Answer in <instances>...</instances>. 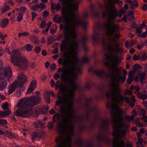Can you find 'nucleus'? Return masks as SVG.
Listing matches in <instances>:
<instances>
[{"instance_id": "nucleus-1", "label": "nucleus", "mask_w": 147, "mask_h": 147, "mask_svg": "<svg viewBox=\"0 0 147 147\" xmlns=\"http://www.w3.org/2000/svg\"><path fill=\"white\" fill-rule=\"evenodd\" d=\"M69 90L66 86H63L58 80L56 82L55 88H58L63 92H67V94L63 95L62 98H58V100L56 101V105H58L62 104L60 107V112L61 115V121L57 125V127L60 133V136L55 139V141H71V138L74 134V126L71 123L73 114L75 113L73 99L75 91L72 96H70L69 93L72 92L70 88Z\"/></svg>"}, {"instance_id": "nucleus-2", "label": "nucleus", "mask_w": 147, "mask_h": 147, "mask_svg": "<svg viewBox=\"0 0 147 147\" xmlns=\"http://www.w3.org/2000/svg\"><path fill=\"white\" fill-rule=\"evenodd\" d=\"M62 4L61 9V13L63 16H60L56 19V22L60 23L63 21L64 25L61 24L59 26L60 29H64V39L62 41L60 46V50L62 52L67 49V46L70 42L71 39L74 40L77 36L76 29V27L80 25L82 27L85 28L88 24L87 22H84L79 18H75V11L78 10V4L80 0H60Z\"/></svg>"}, {"instance_id": "nucleus-3", "label": "nucleus", "mask_w": 147, "mask_h": 147, "mask_svg": "<svg viewBox=\"0 0 147 147\" xmlns=\"http://www.w3.org/2000/svg\"><path fill=\"white\" fill-rule=\"evenodd\" d=\"M78 44L77 41L74 40L71 43L70 48L68 50L67 47V49L66 50L68 51V52L71 53V55L68 54L67 52H65L63 55L64 57L66 59L61 58L58 60L59 63L62 64L63 66L68 67L69 65L70 66L69 67L63 68L62 69L61 67H59L57 71L59 73L61 71V76L60 78L61 80L64 82L69 83V86L70 88L72 91V92L69 94L71 96L73 95L74 90L77 88L75 81L77 79V77L74 72L75 71L77 63L79 61L76 55L78 52Z\"/></svg>"}, {"instance_id": "nucleus-4", "label": "nucleus", "mask_w": 147, "mask_h": 147, "mask_svg": "<svg viewBox=\"0 0 147 147\" xmlns=\"http://www.w3.org/2000/svg\"><path fill=\"white\" fill-rule=\"evenodd\" d=\"M116 3H118L120 6H122L123 4L122 1L119 0H108V5L110 6L109 9L108 8L106 5H99L100 9L105 10L102 13L103 17H105L107 15L109 18L107 23L103 25L106 34L110 36L109 38L110 40L116 42L118 41L121 36L119 33L118 32L119 30V26L113 21L117 16V11L114 7V5Z\"/></svg>"}, {"instance_id": "nucleus-5", "label": "nucleus", "mask_w": 147, "mask_h": 147, "mask_svg": "<svg viewBox=\"0 0 147 147\" xmlns=\"http://www.w3.org/2000/svg\"><path fill=\"white\" fill-rule=\"evenodd\" d=\"M104 55L106 60H109L112 62L110 66L108 62L104 63L105 66L110 67L112 69L111 73L109 75L111 80L110 85L111 88V91L120 92L121 88L120 87L119 83L120 82L123 84L125 82L126 78V75L127 74V71L126 69L124 70L123 71V75H121L122 73L121 68L117 67L120 63L119 57L117 56H111L107 53H105Z\"/></svg>"}, {"instance_id": "nucleus-6", "label": "nucleus", "mask_w": 147, "mask_h": 147, "mask_svg": "<svg viewBox=\"0 0 147 147\" xmlns=\"http://www.w3.org/2000/svg\"><path fill=\"white\" fill-rule=\"evenodd\" d=\"M121 89L120 92H113L111 91L112 95V101L113 103L111 104L110 103H107V107L108 108H111L110 113L111 119L114 116H115L117 118L121 116L124 114V112L122 110L118 108V103L122 102L124 101L129 104V106L133 108L135 105L136 102L135 96L134 95L131 96L130 98L131 102L128 97L124 96L121 95Z\"/></svg>"}, {"instance_id": "nucleus-7", "label": "nucleus", "mask_w": 147, "mask_h": 147, "mask_svg": "<svg viewBox=\"0 0 147 147\" xmlns=\"http://www.w3.org/2000/svg\"><path fill=\"white\" fill-rule=\"evenodd\" d=\"M111 119L113 129L112 134L114 138L113 141V147H126L125 142L123 140L119 141L118 139L126 135L129 125L123 121V117L121 116L117 118L114 116Z\"/></svg>"}, {"instance_id": "nucleus-8", "label": "nucleus", "mask_w": 147, "mask_h": 147, "mask_svg": "<svg viewBox=\"0 0 147 147\" xmlns=\"http://www.w3.org/2000/svg\"><path fill=\"white\" fill-rule=\"evenodd\" d=\"M41 99L40 97L38 96H33L30 98L26 97L21 99L17 105L18 109L16 111L15 115L19 117H29L30 113L28 110L39 104Z\"/></svg>"}, {"instance_id": "nucleus-9", "label": "nucleus", "mask_w": 147, "mask_h": 147, "mask_svg": "<svg viewBox=\"0 0 147 147\" xmlns=\"http://www.w3.org/2000/svg\"><path fill=\"white\" fill-rule=\"evenodd\" d=\"M5 52L11 54L10 57L12 63L14 65L17 66L20 69H23L28 66V63L26 57L22 56L17 50L13 49L11 53L8 47L7 46Z\"/></svg>"}, {"instance_id": "nucleus-10", "label": "nucleus", "mask_w": 147, "mask_h": 147, "mask_svg": "<svg viewBox=\"0 0 147 147\" xmlns=\"http://www.w3.org/2000/svg\"><path fill=\"white\" fill-rule=\"evenodd\" d=\"M100 38L102 41V45L104 48L107 50L108 51L118 53H121L123 52L122 48L117 47L115 49L114 47L110 42L107 43L105 42V38H103L102 36L100 34L98 33L93 35L92 40L94 41L99 40Z\"/></svg>"}, {"instance_id": "nucleus-11", "label": "nucleus", "mask_w": 147, "mask_h": 147, "mask_svg": "<svg viewBox=\"0 0 147 147\" xmlns=\"http://www.w3.org/2000/svg\"><path fill=\"white\" fill-rule=\"evenodd\" d=\"M12 75V71L10 67L0 69V80L3 79L7 76L10 77Z\"/></svg>"}, {"instance_id": "nucleus-12", "label": "nucleus", "mask_w": 147, "mask_h": 147, "mask_svg": "<svg viewBox=\"0 0 147 147\" xmlns=\"http://www.w3.org/2000/svg\"><path fill=\"white\" fill-rule=\"evenodd\" d=\"M17 79V80L15 82L18 84V86L20 87L26 82L27 78L26 76L22 73L18 76Z\"/></svg>"}, {"instance_id": "nucleus-13", "label": "nucleus", "mask_w": 147, "mask_h": 147, "mask_svg": "<svg viewBox=\"0 0 147 147\" xmlns=\"http://www.w3.org/2000/svg\"><path fill=\"white\" fill-rule=\"evenodd\" d=\"M77 58L78 59V57ZM78 59L79 61L78 63H77L76 67H75L76 68L75 69V71H76L77 73H79L80 74L81 73V69L80 68L78 67L79 63H86L88 62V58L84 57H83L82 60L81 61H80Z\"/></svg>"}, {"instance_id": "nucleus-14", "label": "nucleus", "mask_w": 147, "mask_h": 147, "mask_svg": "<svg viewBox=\"0 0 147 147\" xmlns=\"http://www.w3.org/2000/svg\"><path fill=\"white\" fill-rule=\"evenodd\" d=\"M37 81L36 80H34L32 82L30 85L28 89L26 94H29L32 92L36 87Z\"/></svg>"}, {"instance_id": "nucleus-15", "label": "nucleus", "mask_w": 147, "mask_h": 147, "mask_svg": "<svg viewBox=\"0 0 147 147\" xmlns=\"http://www.w3.org/2000/svg\"><path fill=\"white\" fill-rule=\"evenodd\" d=\"M17 86L18 84L15 81L12 83L9 88L8 90L9 94H11L14 91Z\"/></svg>"}, {"instance_id": "nucleus-16", "label": "nucleus", "mask_w": 147, "mask_h": 147, "mask_svg": "<svg viewBox=\"0 0 147 147\" xmlns=\"http://www.w3.org/2000/svg\"><path fill=\"white\" fill-rule=\"evenodd\" d=\"M134 122L136 125L139 127H146V125L142 122H141L138 118H136L134 120Z\"/></svg>"}, {"instance_id": "nucleus-17", "label": "nucleus", "mask_w": 147, "mask_h": 147, "mask_svg": "<svg viewBox=\"0 0 147 147\" xmlns=\"http://www.w3.org/2000/svg\"><path fill=\"white\" fill-rule=\"evenodd\" d=\"M131 5L130 8L131 9H134L139 6L138 2L137 0H134L133 1L130 2Z\"/></svg>"}, {"instance_id": "nucleus-18", "label": "nucleus", "mask_w": 147, "mask_h": 147, "mask_svg": "<svg viewBox=\"0 0 147 147\" xmlns=\"http://www.w3.org/2000/svg\"><path fill=\"white\" fill-rule=\"evenodd\" d=\"M137 97L140 99H142L143 100H145L147 98V93H142L139 92L137 94Z\"/></svg>"}, {"instance_id": "nucleus-19", "label": "nucleus", "mask_w": 147, "mask_h": 147, "mask_svg": "<svg viewBox=\"0 0 147 147\" xmlns=\"http://www.w3.org/2000/svg\"><path fill=\"white\" fill-rule=\"evenodd\" d=\"M9 20L7 18H4L1 20L0 26L2 28L5 27L8 24Z\"/></svg>"}, {"instance_id": "nucleus-20", "label": "nucleus", "mask_w": 147, "mask_h": 147, "mask_svg": "<svg viewBox=\"0 0 147 147\" xmlns=\"http://www.w3.org/2000/svg\"><path fill=\"white\" fill-rule=\"evenodd\" d=\"M11 112L10 110L5 111H0V118H2L3 117H5L9 115Z\"/></svg>"}, {"instance_id": "nucleus-21", "label": "nucleus", "mask_w": 147, "mask_h": 147, "mask_svg": "<svg viewBox=\"0 0 147 147\" xmlns=\"http://www.w3.org/2000/svg\"><path fill=\"white\" fill-rule=\"evenodd\" d=\"M140 80V82L141 84H144L145 82V74L144 73H142L139 75Z\"/></svg>"}, {"instance_id": "nucleus-22", "label": "nucleus", "mask_w": 147, "mask_h": 147, "mask_svg": "<svg viewBox=\"0 0 147 147\" xmlns=\"http://www.w3.org/2000/svg\"><path fill=\"white\" fill-rule=\"evenodd\" d=\"M7 86V82L5 80L0 82V90H3Z\"/></svg>"}, {"instance_id": "nucleus-23", "label": "nucleus", "mask_w": 147, "mask_h": 147, "mask_svg": "<svg viewBox=\"0 0 147 147\" xmlns=\"http://www.w3.org/2000/svg\"><path fill=\"white\" fill-rule=\"evenodd\" d=\"M95 74L99 77H103L105 74V72L102 70H96L94 71Z\"/></svg>"}, {"instance_id": "nucleus-24", "label": "nucleus", "mask_w": 147, "mask_h": 147, "mask_svg": "<svg viewBox=\"0 0 147 147\" xmlns=\"http://www.w3.org/2000/svg\"><path fill=\"white\" fill-rule=\"evenodd\" d=\"M38 111L40 113H44L47 111V109L43 106H41L38 108Z\"/></svg>"}, {"instance_id": "nucleus-25", "label": "nucleus", "mask_w": 147, "mask_h": 147, "mask_svg": "<svg viewBox=\"0 0 147 147\" xmlns=\"http://www.w3.org/2000/svg\"><path fill=\"white\" fill-rule=\"evenodd\" d=\"M10 7L9 6L5 5L1 8V11L2 13H4L8 11Z\"/></svg>"}, {"instance_id": "nucleus-26", "label": "nucleus", "mask_w": 147, "mask_h": 147, "mask_svg": "<svg viewBox=\"0 0 147 147\" xmlns=\"http://www.w3.org/2000/svg\"><path fill=\"white\" fill-rule=\"evenodd\" d=\"M137 135H138V141L137 142L138 144H142L143 142V140L141 138V135L140 133L139 132H138L137 133Z\"/></svg>"}, {"instance_id": "nucleus-27", "label": "nucleus", "mask_w": 147, "mask_h": 147, "mask_svg": "<svg viewBox=\"0 0 147 147\" xmlns=\"http://www.w3.org/2000/svg\"><path fill=\"white\" fill-rule=\"evenodd\" d=\"M38 138H40L44 137L46 136V134L45 132L43 131H41L38 132L37 134Z\"/></svg>"}, {"instance_id": "nucleus-28", "label": "nucleus", "mask_w": 147, "mask_h": 147, "mask_svg": "<svg viewBox=\"0 0 147 147\" xmlns=\"http://www.w3.org/2000/svg\"><path fill=\"white\" fill-rule=\"evenodd\" d=\"M60 119V116L58 113H56L53 117V121L55 122L56 121V119L57 121H59Z\"/></svg>"}, {"instance_id": "nucleus-29", "label": "nucleus", "mask_w": 147, "mask_h": 147, "mask_svg": "<svg viewBox=\"0 0 147 147\" xmlns=\"http://www.w3.org/2000/svg\"><path fill=\"white\" fill-rule=\"evenodd\" d=\"M23 14L21 13H18V15L17 16V21L18 22H20L23 19Z\"/></svg>"}, {"instance_id": "nucleus-30", "label": "nucleus", "mask_w": 147, "mask_h": 147, "mask_svg": "<svg viewBox=\"0 0 147 147\" xmlns=\"http://www.w3.org/2000/svg\"><path fill=\"white\" fill-rule=\"evenodd\" d=\"M136 70L134 69L132 71H129V72L128 76L129 77L131 78H133L135 72Z\"/></svg>"}, {"instance_id": "nucleus-31", "label": "nucleus", "mask_w": 147, "mask_h": 147, "mask_svg": "<svg viewBox=\"0 0 147 147\" xmlns=\"http://www.w3.org/2000/svg\"><path fill=\"white\" fill-rule=\"evenodd\" d=\"M38 5V9H41L42 10H44L46 8V5L43 3H40Z\"/></svg>"}, {"instance_id": "nucleus-32", "label": "nucleus", "mask_w": 147, "mask_h": 147, "mask_svg": "<svg viewBox=\"0 0 147 147\" xmlns=\"http://www.w3.org/2000/svg\"><path fill=\"white\" fill-rule=\"evenodd\" d=\"M109 120L108 119H104L102 121V127L103 126H107L109 125Z\"/></svg>"}, {"instance_id": "nucleus-33", "label": "nucleus", "mask_w": 147, "mask_h": 147, "mask_svg": "<svg viewBox=\"0 0 147 147\" xmlns=\"http://www.w3.org/2000/svg\"><path fill=\"white\" fill-rule=\"evenodd\" d=\"M125 118L127 120L128 122H130L134 119V116L133 115H131L130 117L129 115H127L125 117Z\"/></svg>"}, {"instance_id": "nucleus-34", "label": "nucleus", "mask_w": 147, "mask_h": 147, "mask_svg": "<svg viewBox=\"0 0 147 147\" xmlns=\"http://www.w3.org/2000/svg\"><path fill=\"white\" fill-rule=\"evenodd\" d=\"M26 8L25 7L21 6L19 9L20 13H21L22 14H23L26 12Z\"/></svg>"}, {"instance_id": "nucleus-35", "label": "nucleus", "mask_w": 147, "mask_h": 147, "mask_svg": "<svg viewBox=\"0 0 147 147\" xmlns=\"http://www.w3.org/2000/svg\"><path fill=\"white\" fill-rule=\"evenodd\" d=\"M29 35V33L27 32H24L22 33H20L18 34V37H20L21 36H28Z\"/></svg>"}, {"instance_id": "nucleus-36", "label": "nucleus", "mask_w": 147, "mask_h": 147, "mask_svg": "<svg viewBox=\"0 0 147 147\" xmlns=\"http://www.w3.org/2000/svg\"><path fill=\"white\" fill-rule=\"evenodd\" d=\"M37 124V125L36 126V128L38 127L39 125H40L41 126V127L43 126V123L41 121L39 120H38L36 122L34 123V124Z\"/></svg>"}, {"instance_id": "nucleus-37", "label": "nucleus", "mask_w": 147, "mask_h": 147, "mask_svg": "<svg viewBox=\"0 0 147 147\" xmlns=\"http://www.w3.org/2000/svg\"><path fill=\"white\" fill-rule=\"evenodd\" d=\"M33 47V46L31 45L30 44H28L26 46V50L28 52L30 51H32V48Z\"/></svg>"}, {"instance_id": "nucleus-38", "label": "nucleus", "mask_w": 147, "mask_h": 147, "mask_svg": "<svg viewBox=\"0 0 147 147\" xmlns=\"http://www.w3.org/2000/svg\"><path fill=\"white\" fill-rule=\"evenodd\" d=\"M7 124V122L6 120L0 119V126L5 125Z\"/></svg>"}, {"instance_id": "nucleus-39", "label": "nucleus", "mask_w": 147, "mask_h": 147, "mask_svg": "<svg viewBox=\"0 0 147 147\" xmlns=\"http://www.w3.org/2000/svg\"><path fill=\"white\" fill-rule=\"evenodd\" d=\"M8 104L7 102L3 104V108L4 110H7L9 109Z\"/></svg>"}, {"instance_id": "nucleus-40", "label": "nucleus", "mask_w": 147, "mask_h": 147, "mask_svg": "<svg viewBox=\"0 0 147 147\" xmlns=\"http://www.w3.org/2000/svg\"><path fill=\"white\" fill-rule=\"evenodd\" d=\"M45 100L47 103H49L50 102V96L47 94L45 95Z\"/></svg>"}, {"instance_id": "nucleus-41", "label": "nucleus", "mask_w": 147, "mask_h": 147, "mask_svg": "<svg viewBox=\"0 0 147 147\" xmlns=\"http://www.w3.org/2000/svg\"><path fill=\"white\" fill-rule=\"evenodd\" d=\"M38 132H34L31 135L32 139H35L37 138Z\"/></svg>"}, {"instance_id": "nucleus-42", "label": "nucleus", "mask_w": 147, "mask_h": 147, "mask_svg": "<svg viewBox=\"0 0 147 147\" xmlns=\"http://www.w3.org/2000/svg\"><path fill=\"white\" fill-rule=\"evenodd\" d=\"M46 94L48 95L49 96L51 94L53 96H55V95L53 92L51 91L48 90L47 91Z\"/></svg>"}, {"instance_id": "nucleus-43", "label": "nucleus", "mask_w": 147, "mask_h": 147, "mask_svg": "<svg viewBox=\"0 0 147 147\" xmlns=\"http://www.w3.org/2000/svg\"><path fill=\"white\" fill-rule=\"evenodd\" d=\"M55 9L56 11H58L60 9L61 7L59 3H58L57 4H55Z\"/></svg>"}, {"instance_id": "nucleus-44", "label": "nucleus", "mask_w": 147, "mask_h": 147, "mask_svg": "<svg viewBox=\"0 0 147 147\" xmlns=\"http://www.w3.org/2000/svg\"><path fill=\"white\" fill-rule=\"evenodd\" d=\"M38 5H35L32 6L31 7V9L34 11H36L38 9Z\"/></svg>"}, {"instance_id": "nucleus-45", "label": "nucleus", "mask_w": 147, "mask_h": 147, "mask_svg": "<svg viewBox=\"0 0 147 147\" xmlns=\"http://www.w3.org/2000/svg\"><path fill=\"white\" fill-rule=\"evenodd\" d=\"M41 50L40 47L38 46L35 48L34 51L36 53H38Z\"/></svg>"}, {"instance_id": "nucleus-46", "label": "nucleus", "mask_w": 147, "mask_h": 147, "mask_svg": "<svg viewBox=\"0 0 147 147\" xmlns=\"http://www.w3.org/2000/svg\"><path fill=\"white\" fill-rule=\"evenodd\" d=\"M53 122H50L47 125V127L49 129H51L52 128L53 125Z\"/></svg>"}, {"instance_id": "nucleus-47", "label": "nucleus", "mask_w": 147, "mask_h": 147, "mask_svg": "<svg viewBox=\"0 0 147 147\" xmlns=\"http://www.w3.org/2000/svg\"><path fill=\"white\" fill-rule=\"evenodd\" d=\"M7 136L9 138H13L14 137L12 133L8 132L7 133Z\"/></svg>"}, {"instance_id": "nucleus-48", "label": "nucleus", "mask_w": 147, "mask_h": 147, "mask_svg": "<svg viewBox=\"0 0 147 147\" xmlns=\"http://www.w3.org/2000/svg\"><path fill=\"white\" fill-rule=\"evenodd\" d=\"M136 42L135 40H132L129 42V46L131 47L136 44Z\"/></svg>"}, {"instance_id": "nucleus-49", "label": "nucleus", "mask_w": 147, "mask_h": 147, "mask_svg": "<svg viewBox=\"0 0 147 147\" xmlns=\"http://www.w3.org/2000/svg\"><path fill=\"white\" fill-rule=\"evenodd\" d=\"M43 16L44 18L47 17L49 15V12L47 10H45L43 13Z\"/></svg>"}, {"instance_id": "nucleus-50", "label": "nucleus", "mask_w": 147, "mask_h": 147, "mask_svg": "<svg viewBox=\"0 0 147 147\" xmlns=\"http://www.w3.org/2000/svg\"><path fill=\"white\" fill-rule=\"evenodd\" d=\"M31 15L32 16V20H34L35 18L37 17V13L34 12H32Z\"/></svg>"}, {"instance_id": "nucleus-51", "label": "nucleus", "mask_w": 147, "mask_h": 147, "mask_svg": "<svg viewBox=\"0 0 147 147\" xmlns=\"http://www.w3.org/2000/svg\"><path fill=\"white\" fill-rule=\"evenodd\" d=\"M132 113L133 114L131 115H133L134 116V117H136L137 116L138 113L137 111L135 110V109H134L133 111L132 112Z\"/></svg>"}, {"instance_id": "nucleus-52", "label": "nucleus", "mask_w": 147, "mask_h": 147, "mask_svg": "<svg viewBox=\"0 0 147 147\" xmlns=\"http://www.w3.org/2000/svg\"><path fill=\"white\" fill-rule=\"evenodd\" d=\"M147 57V55L146 53H143L141 56V59L142 60H144L146 59Z\"/></svg>"}, {"instance_id": "nucleus-53", "label": "nucleus", "mask_w": 147, "mask_h": 147, "mask_svg": "<svg viewBox=\"0 0 147 147\" xmlns=\"http://www.w3.org/2000/svg\"><path fill=\"white\" fill-rule=\"evenodd\" d=\"M140 55L137 56L136 55H134L133 59L134 60H138L140 59Z\"/></svg>"}, {"instance_id": "nucleus-54", "label": "nucleus", "mask_w": 147, "mask_h": 147, "mask_svg": "<svg viewBox=\"0 0 147 147\" xmlns=\"http://www.w3.org/2000/svg\"><path fill=\"white\" fill-rule=\"evenodd\" d=\"M7 36V34L3 35L2 33L0 31V38H1L2 40H3L4 39V38L6 37Z\"/></svg>"}, {"instance_id": "nucleus-55", "label": "nucleus", "mask_w": 147, "mask_h": 147, "mask_svg": "<svg viewBox=\"0 0 147 147\" xmlns=\"http://www.w3.org/2000/svg\"><path fill=\"white\" fill-rule=\"evenodd\" d=\"M142 28L141 26L137 28L136 29L137 32L139 33V34L141 33L142 32Z\"/></svg>"}, {"instance_id": "nucleus-56", "label": "nucleus", "mask_w": 147, "mask_h": 147, "mask_svg": "<svg viewBox=\"0 0 147 147\" xmlns=\"http://www.w3.org/2000/svg\"><path fill=\"white\" fill-rule=\"evenodd\" d=\"M50 67L51 69L55 70L56 67V65L55 63H53L51 65Z\"/></svg>"}, {"instance_id": "nucleus-57", "label": "nucleus", "mask_w": 147, "mask_h": 147, "mask_svg": "<svg viewBox=\"0 0 147 147\" xmlns=\"http://www.w3.org/2000/svg\"><path fill=\"white\" fill-rule=\"evenodd\" d=\"M140 112L143 115V116L146 115V111L145 109H140Z\"/></svg>"}, {"instance_id": "nucleus-58", "label": "nucleus", "mask_w": 147, "mask_h": 147, "mask_svg": "<svg viewBox=\"0 0 147 147\" xmlns=\"http://www.w3.org/2000/svg\"><path fill=\"white\" fill-rule=\"evenodd\" d=\"M32 42L35 44H37L39 42V40L38 38H34L32 40Z\"/></svg>"}, {"instance_id": "nucleus-59", "label": "nucleus", "mask_w": 147, "mask_h": 147, "mask_svg": "<svg viewBox=\"0 0 147 147\" xmlns=\"http://www.w3.org/2000/svg\"><path fill=\"white\" fill-rule=\"evenodd\" d=\"M46 22L45 21H43L40 24V27L43 28L46 27Z\"/></svg>"}, {"instance_id": "nucleus-60", "label": "nucleus", "mask_w": 147, "mask_h": 147, "mask_svg": "<svg viewBox=\"0 0 147 147\" xmlns=\"http://www.w3.org/2000/svg\"><path fill=\"white\" fill-rule=\"evenodd\" d=\"M133 80V78H131L129 77L127 80V83L129 84H130L131 83V82Z\"/></svg>"}, {"instance_id": "nucleus-61", "label": "nucleus", "mask_w": 147, "mask_h": 147, "mask_svg": "<svg viewBox=\"0 0 147 147\" xmlns=\"http://www.w3.org/2000/svg\"><path fill=\"white\" fill-rule=\"evenodd\" d=\"M134 12L133 11H128V16H131L132 17H133V15Z\"/></svg>"}, {"instance_id": "nucleus-62", "label": "nucleus", "mask_w": 147, "mask_h": 147, "mask_svg": "<svg viewBox=\"0 0 147 147\" xmlns=\"http://www.w3.org/2000/svg\"><path fill=\"white\" fill-rule=\"evenodd\" d=\"M41 53L43 56H46L47 55V53L45 50H42Z\"/></svg>"}, {"instance_id": "nucleus-63", "label": "nucleus", "mask_w": 147, "mask_h": 147, "mask_svg": "<svg viewBox=\"0 0 147 147\" xmlns=\"http://www.w3.org/2000/svg\"><path fill=\"white\" fill-rule=\"evenodd\" d=\"M135 90H136V91L134 93L135 94H137L136 92L139 91L140 90V88L138 86H136L135 88Z\"/></svg>"}, {"instance_id": "nucleus-64", "label": "nucleus", "mask_w": 147, "mask_h": 147, "mask_svg": "<svg viewBox=\"0 0 147 147\" xmlns=\"http://www.w3.org/2000/svg\"><path fill=\"white\" fill-rule=\"evenodd\" d=\"M126 11L125 10L123 9H122L120 10L119 11V13L120 14H125V13Z\"/></svg>"}]
</instances>
